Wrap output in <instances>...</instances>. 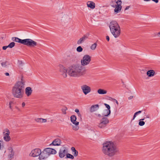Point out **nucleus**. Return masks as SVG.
Returning a JSON list of instances; mask_svg holds the SVG:
<instances>
[{
    "label": "nucleus",
    "instance_id": "nucleus-1",
    "mask_svg": "<svg viewBox=\"0 0 160 160\" xmlns=\"http://www.w3.org/2000/svg\"><path fill=\"white\" fill-rule=\"evenodd\" d=\"M59 71L64 78L67 77V73L71 77H76L83 75L85 72V70L83 67L78 64L70 66L68 70L62 65H59Z\"/></svg>",
    "mask_w": 160,
    "mask_h": 160
},
{
    "label": "nucleus",
    "instance_id": "nucleus-2",
    "mask_svg": "<svg viewBox=\"0 0 160 160\" xmlns=\"http://www.w3.org/2000/svg\"><path fill=\"white\" fill-rule=\"evenodd\" d=\"M24 82L22 79L17 82L12 88V94L14 97L19 98L23 96L24 93Z\"/></svg>",
    "mask_w": 160,
    "mask_h": 160
},
{
    "label": "nucleus",
    "instance_id": "nucleus-3",
    "mask_svg": "<svg viewBox=\"0 0 160 160\" xmlns=\"http://www.w3.org/2000/svg\"><path fill=\"white\" fill-rule=\"evenodd\" d=\"M109 27L110 31L115 38L118 37L120 35V26L116 21L111 22L109 24Z\"/></svg>",
    "mask_w": 160,
    "mask_h": 160
},
{
    "label": "nucleus",
    "instance_id": "nucleus-4",
    "mask_svg": "<svg viewBox=\"0 0 160 160\" xmlns=\"http://www.w3.org/2000/svg\"><path fill=\"white\" fill-rule=\"evenodd\" d=\"M117 146L112 141H106L103 144V150H116Z\"/></svg>",
    "mask_w": 160,
    "mask_h": 160
},
{
    "label": "nucleus",
    "instance_id": "nucleus-5",
    "mask_svg": "<svg viewBox=\"0 0 160 160\" xmlns=\"http://www.w3.org/2000/svg\"><path fill=\"white\" fill-rule=\"evenodd\" d=\"M120 0H112L110 3V5L113 8H115L114 9V12L118 13L120 10Z\"/></svg>",
    "mask_w": 160,
    "mask_h": 160
},
{
    "label": "nucleus",
    "instance_id": "nucleus-6",
    "mask_svg": "<svg viewBox=\"0 0 160 160\" xmlns=\"http://www.w3.org/2000/svg\"><path fill=\"white\" fill-rule=\"evenodd\" d=\"M39 155L42 159L47 158L51 154H55L57 153L56 151H39Z\"/></svg>",
    "mask_w": 160,
    "mask_h": 160
},
{
    "label": "nucleus",
    "instance_id": "nucleus-7",
    "mask_svg": "<svg viewBox=\"0 0 160 160\" xmlns=\"http://www.w3.org/2000/svg\"><path fill=\"white\" fill-rule=\"evenodd\" d=\"M91 57L88 55H84L82 59L81 60V66L83 67L82 66H86L88 65L91 61ZM84 69L85 70L84 68Z\"/></svg>",
    "mask_w": 160,
    "mask_h": 160
},
{
    "label": "nucleus",
    "instance_id": "nucleus-8",
    "mask_svg": "<svg viewBox=\"0 0 160 160\" xmlns=\"http://www.w3.org/2000/svg\"><path fill=\"white\" fill-rule=\"evenodd\" d=\"M23 44L30 47H34L37 45V42L31 39H23Z\"/></svg>",
    "mask_w": 160,
    "mask_h": 160
},
{
    "label": "nucleus",
    "instance_id": "nucleus-9",
    "mask_svg": "<svg viewBox=\"0 0 160 160\" xmlns=\"http://www.w3.org/2000/svg\"><path fill=\"white\" fill-rule=\"evenodd\" d=\"M109 122V120L107 118L103 117L100 120V123L99 124L98 126L100 128H102L105 127L107 124Z\"/></svg>",
    "mask_w": 160,
    "mask_h": 160
},
{
    "label": "nucleus",
    "instance_id": "nucleus-10",
    "mask_svg": "<svg viewBox=\"0 0 160 160\" xmlns=\"http://www.w3.org/2000/svg\"><path fill=\"white\" fill-rule=\"evenodd\" d=\"M81 88L84 94L86 95L91 91V88L86 84L83 85L81 86Z\"/></svg>",
    "mask_w": 160,
    "mask_h": 160
},
{
    "label": "nucleus",
    "instance_id": "nucleus-11",
    "mask_svg": "<svg viewBox=\"0 0 160 160\" xmlns=\"http://www.w3.org/2000/svg\"><path fill=\"white\" fill-rule=\"evenodd\" d=\"M8 154V160H12L14 158L15 154L14 151H5V153Z\"/></svg>",
    "mask_w": 160,
    "mask_h": 160
},
{
    "label": "nucleus",
    "instance_id": "nucleus-12",
    "mask_svg": "<svg viewBox=\"0 0 160 160\" xmlns=\"http://www.w3.org/2000/svg\"><path fill=\"white\" fill-rule=\"evenodd\" d=\"M104 104L107 109L104 110L102 115L103 116H108L111 113L110 107L107 104L104 103Z\"/></svg>",
    "mask_w": 160,
    "mask_h": 160
},
{
    "label": "nucleus",
    "instance_id": "nucleus-13",
    "mask_svg": "<svg viewBox=\"0 0 160 160\" xmlns=\"http://www.w3.org/2000/svg\"><path fill=\"white\" fill-rule=\"evenodd\" d=\"M116 151H103V152L106 155L112 157L115 155Z\"/></svg>",
    "mask_w": 160,
    "mask_h": 160
},
{
    "label": "nucleus",
    "instance_id": "nucleus-14",
    "mask_svg": "<svg viewBox=\"0 0 160 160\" xmlns=\"http://www.w3.org/2000/svg\"><path fill=\"white\" fill-rule=\"evenodd\" d=\"M88 35L85 34L83 36L80 38L77 41V43L80 45L81 44L83 43L88 38Z\"/></svg>",
    "mask_w": 160,
    "mask_h": 160
},
{
    "label": "nucleus",
    "instance_id": "nucleus-15",
    "mask_svg": "<svg viewBox=\"0 0 160 160\" xmlns=\"http://www.w3.org/2000/svg\"><path fill=\"white\" fill-rule=\"evenodd\" d=\"M61 140L59 138L55 139L49 145L50 146H59L60 145Z\"/></svg>",
    "mask_w": 160,
    "mask_h": 160
},
{
    "label": "nucleus",
    "instance_id": "nucleus-16",
    "mask_svg": "<svg viewBox=\"0 0 160 160\" xmlns=\"http://www.w3.org/2000/svg\"><path fill=\"white\" fill-rule=\"evenodd\" d=\"M71 122L74 125H78L79 122L76 121L77 118L75 115H72L70 117Z\"/></svg>",
    "mask_w": 160,
    "mask_h": 160
},
{
    "label": "nucleus",
    "instance_id": "nucleus-17",
    "mask_svg": "<svg viewBox=\"0 0 160 160\" xmlns=\"http://www.w3.org/2000/svg\"><path fill=\"white\" fill-rule=\"evenodd\" d=\"M40 151H32L29 154L30 156L36 157L39 155Z\"/></svg>",
    "mask_w": 160,
    "mask_h": 160
},
{
    "label": "nucleus",
    "instance_id": "nucleus-18",
    "mask_svg": "<svg viewBox=\"0 0 160 160\" xmlns=\"http://www.w3.org/2000/svg\"><path fill=\"white\" fill-rule=\"evenodd\" d=\"M32 91V88L30 87H27L25 89V93L28 97L31 94Z\"/></svg>",
    "mask_w": 160,
    "mask_h": 160
},
{
    "label": "nucleus",
    "instance_id": "nucleus-19",
    "mask_svg": "<svg viewBox=\"0 0 160 160\" xmlns=\"http://www.w3.org/2000/svg\"><path fill=\"white\" fill-rule=\"evenodd\" d=\"M87 6L91 9H93L95 8V4L94 2L92 1H88L87 2Z\"/></svg>",
    "mask_w": 160,
    "mask_h": 160
},
{
    "label": "nucleus",
    "instance_id": "nucleus-20",
    "mask_svg": "<svg viewBox=\"0 0 160 160\" xmlns=\"http://www.w3.org/2000/svg\"><path fill=\"white\" fill-rule=\"evenodd\" d=\"M67 151H60L59 154V156L61 158H62L64 157L66 155H67Z\"/></svg>",
    "mask_w": 160,
    "mask_h": 160
},
{
    "label": "nucleus",
    "instance_id": "nucleus-21",
    "mask_svg": "<svg viewBox=\"0 0 160 160\" xmlns=\"http://www.w3.org/2000/svg\"><path fill=\"white\" fill-rule=\"evenodd\" d=\"M12 39L13 41L18 42L22 44L23 43V39H21L17 37H12Z\"/></svg>",
    "mask_w": 160,
    "mask_h": 160
},
{
    "label": "nucleus",
    "instance_id": "nucleus-22",
    "mask_svg": "<svg viewBox=\"0 0 160 160\" xmlns=\"http://www.w3.org/2000/svg\"><path fill=\"white\" fill-rule=\"evenodd\" d=\"M99 106L98 104H96L92 105L90 108V112H93L97 110L99 108Z\"/></svg>",
    "mask_w": 160,
    "mask_h": 160
},
{
    "label": "nucleus",
    "instance_id": "nucleus-23",
    "mask_svg": "<svg viewBox=\"0 0 160 160\" xmlns=\"http://www.w3.org/2000/svg\"><path fill=\"white\" fill-rule=\"evenodd\" d=\"M155 72L153 70H150L148 71L147 74V75L149 77H151L154 75Z\"/></svg>",
    "mask_w": 160,
    "mask_h": 160
},
{
    "label": "nucleus",
    "instance_id": "nucleus-24",
    "mask_svg": "<svg viewBox=\"0 0 160 160\" xmlns=\"http://www.w3.org/2000/svg\"><path fill=\"white\" fill-rule=\"evenodd\" d=\"M3 139L6 141L8 142L10 140L11 138L8 134H4Z\"/></svg>",
    "mask_w": 160,
    "mask_h": 160
},
{
    "label": "nucleus",
    "instance_id": "nucleus-25",
    "mask_svg": "<svg viewBox=\"0 0 160 160\" xmlns=\"http://www.w3.org/2000/svg\"><path fill=\"white\" fill-rule=\"evenodd\" d=\"M98 92L100 94H106L107 91L104 89H99L98 90Z\"/></svg>",
    "mask_w": 160,
    "mask_h": 160
},
{
    "label": "nucleus",
    "instance_id": "nucleus-26",
    "mask_svg": "<svg viewBox=\"0 0 160 160\" xmlns=\"http://www.w3.org/2000/svg\"><path fill=\"white\" fill-rule=\"evenodd\" d=\"M2 66L3 67H6L8 65H9V63L7 61H5L4 62H2L1 63Z\"/></svg>",
    "mask_w": 160,
    "mask_h": 160
},
{
    "label": "nucleus",
    "instance_id": "nucleus-27",
    "mask_svg": "<svg viewBox=\"0 0 160 160\" xmlns=\"http://www.w3.org/2000/svg\"><path fill=\"white\" fill-rule=\"evenodd\" d=\"M75 111L77 113L78 117H79L81 119L82 115L80 113L79 110L78 109L76 108L75 109Z\"/></svg>",
    "mask_w": 160,
    "mask_h": 160
},
{
    "label": "nucleus",
    "instance_id": "nucleus-28",
    "mask_svg": "<svg viewBox=\"0 0 160 160\" xmlns=\"http://www.w3.org/2000/svg\"><path fill=\"white\" fill-rule=\"evenodd\" d=\"M66 158H70L73 159L74 158V157L73 155L67 153Z\"/></svg>",
    "mask_w": 160,
    "mask_h": 160
},
{
    "label": "nucleus",
    "instance_id": "nucleus-29",
    "mask_svg": "<svg viewBox=\"0 0 160 160\" xmlns=\"http://www.w3.org/2000/svg\"><path fill=\"white\" fill-rule=\"evenodd\" d=\"M97 45V44L96 43H94L93 44H92L91 47V49L92 50H95L96 47Z\"/></svg>",
    "mask_w": 160,
    "mask_h": 160
},
{
    "label": "nucleus",
    "instance_id": "nucleus-30",
    "mask_svg": "<svg viewBox=\"0 0 160 160\" xmlns=\"http://www.w3.org/2000/svg\"><path fill=\"white\" fill-rule=\"evenodd\" d=\"M16 149L13 145H9L8 146V150H13V149Z\"/></svg>",
    "mask_w": 160,
    "mask_h": 160
},
{
    "label": "nucleus",
    "instance_id": "nucleus-31",
    "mask_svg": "<svg viewBox=\"0 0 160 160\" xmlns=\"http://www.w3.org/2000/svg\"><path fill=\"white\" fill-rule=\"evenodd\" d=\"M15 43L14 42H12L8 45V48H12L13 47L15 46Z\"/></svg>",
    "mask_w": 160,
    "mask_h": 160
},
{
    "label": "nucleus",
    "instance_id": "nucleus-32",
    "mask_svg": "<svg viewBox=\"0 0 160 160\" xmlns=\"http://www.w3.org/2000/svg\"><path fill=\"white\" fill-rule=\"evenodd\" d=\"M83 50V48L81 46L78 47L77 48V51L78 52H81Z\"/></svg>",
    "mask_w": 160,
    "mask_h": 160
},
{
    "label": "nucleus",
    "instance_id": "nucleus-33",
    "mask_svg": "<svg viewBox=\"0 0 160 160\" xmlns=\"http://www.w3.org/2000/svg\"><path fill=\"white\" fill-rule=\"evenodd\" d=\"M145 122L143 121H141L139 120L138 124L140 126H143L145 124Z\"/></svg>",
    "mask_w": 160,
    "mask_h": 160
},
{
    "label": "nucleus",
    "instance_id": "nucleus-34",
    "mask_svg": "<svg viewBox=\"0 0 160 160\" xmlns=\"http://www.w3.org/2000/svg\"><path fill=\"white\" fill-rule=\"evenodd\" d=\"M3 147L4 145H3V142L0 140V149H3Z\"/></svg>",
    "mask_w": 160,
    "mask_h": 160
},
{
    "label": "nucleus",
    "instance_id": "nucleus-35",
    "mask_svg": "<svg viewBox=\"0 0 160 160\" xmlns=\"http://www.w3.org/2000/svg\"><path fill=\"white\" fill-rule=\"evenodd\" d=\"M72 129L74 130H77L78 129L79 127L78 126V125H75V126H72Z\"/></svg>",
    "mask_w": 160,
    "mask_h": 160
},
{
    "label": "nucleus",
    "instance_id": "nucleus-36",
    "mask_svg": "<svg viewBox=\"0 0 160 160\" xmlns=\"http://www.w3.org/2000/svg\"><path fill=\"white\" fill-rule=\"evenodd\" d=\"M72 154L75 156H77L78 155V151H72Z\"/></svg>",
    "mask_w": 160,
    "mask_h": 160
},
{
    "label": "nucleus",
    "instance_id": "nucleus-37",
    "mask_svg": "<svg viewBox=\"0 0 160 160\" xmlns=\"http://www.w3.org/2000/svg\"><path fill=\"white\" fill-rule=\"evenodd\" d=\"M35 120L38 122L41 123V118H35Z\"/></svg>",
    "mask_w": 160,
    "mask_h": 160
},
{
    "label": "nucleus",
    "instance_id": "nucleus-38",
    "mask_svg": "<svg viewBox=\"0 0 160 160\" xmlns=\"http://www.w3.org/2000/svg\"><path fill=\"white\" fill-rule=\"evenodd\" d=\"M111 99H112V102H115L118 105L119 103L117 100L116 99H115L112 98H111Z\"/></svg>",
    "mask_w": 160,
    "mask_h": 160
},
{
    "label": "nucleus",
    "instance_id": "nucleus-39",
    "mask_svg": "<svg viewBox=\"0 0 160 160\" xmlns=\"http://www.w3.org/2000/svg\"><path fill=\"white\" fill-rule=\"evenodd\" d=\"M4 131L5 132H7L5 134H8V135H9L10 132L9 130L8 129H5L4 130Z\"/></svg>",
    "mask_w": 160,
    "mask_h": 160
},
{
    "label": "nucleus",
    "instance_id": "nucleus-40",
    "mask_svg": "<svg viewBox=\"0 0 160 160\" xmlns=\"http://www.w3.org/2000/svg\"><path fill=\"white\" fill-rule=\"evenodd\" d=\"M47 149H50V150H55V149L53 148H45L43 149V150H47Z\"/></svg>",
    "mask_w": 160,
    "mask_h": 160
},
{
    "label": "nucleus",
    "instance_id": "nucleus-41",
    "mask_svg": "<svg viewBox=\"0 0 160 160\" xmlns=\"http://www.w3.org/2000/svg\"><path fill=\"white\" fill-rule=\"evenodd\" d=\"M47 122L46 119L41 118V123L45 122Z\"/></svg>",
    "mask_w": 160,
    "mask_h": 160
},
{
    "label": "nucleus",
    "instance_id": "nucleus-42",
    "mask_svg": "<svg viewBox=\"0 0 160 160\" xmlns=\"http://www.w3.org/2000/svg\"><path fill=\"white\" fill-rule=\"evenodd\" d=\"M62 150H68L69 149L67 147L64 146L62 147Z\"/></svg>",
    "mask_w": 160,
    "mask_h": 160
},
{
    "label": "nucleus",
    "instance_id": "nucleus-43",
    "mask_svg": "<svg viewBox=\"0 0 160 160\" xmlns=\"http://www.w3.org/2000/svg\"><path fill=\"white\" fill-rule=\"evenodd\" d=\"M142 112V111H139L136 112L135 113L137 115L141 113Z\"/></svg>",
    "mask_w": 160,
    "mask_h": 160
},
{
    "label": "nucleus",
    "instance_id": "nucleus-44",
    "mask_svg": "<svg viewBox=\"0 0 160 160\" xmlns=\"http://www.w3.org/2000/svg\"><path fill=\"white\" fill-rule=\"evenodd\" d=\"M8 48V46H4L2 47V49L4 50H5Z\"/></svg>",
    "mask_w": 160,
    "mask_h": 160
},
{
    "label": "nucleus",
    "instance_id": "nucleus-45",
    "mask_svg": "<svg viewBox=\"0 0 160 160\" xmlns=\"http://www.w3.org/2000/svg\"><path fill=\"white\" fill-rule=\"evenodd\" d=\"M106 39L108 41H109L110 38L108 36H106Z\"/></svg>",
    "mask_w": 160,
    "mask_h": 160
},
{
    "label": "nucleus",
    "instance_id": "nucleus-46",
    "mask_svg": "<svg viewBox=\"0 0 160 160\" xmlns=\"http://www.w3.org/2000/svg\"><path fill=\"white\" fill-rule=\"evenodd\" d=\"M137 115L135 114V113L134 114V115L133 116V118L132 119V121L135 118H136Z\"/></svg>",
    "mask_w": 160,
    "mask_h": 160
},
{
    "label": "nucleus",
    "instance_id": "nucleus-47",
    "mask_svg": "<svg viewBox=\"0 0 160 160\" xmlns=\"http://www.w3.org/2000/svg\"><path fill=\"white\" fill-rule=\"evenodd\" d=\"M153 1L155 2L156 3H158L159 1L158 0H152Z\"/></svg>",
    "mask_w": 160,
    "mask_h": 160
},
{
    "label": "nucleus",
    "instance_id": "nucleus-48",
    "mask_svg": "<svg viewBox=\"0 0 160 160\" xmlns=\"http://www.w3.org/2000/svg\"><path fill=\"white\" fill-rule=\"evenodd\" d=\"M102 116L101 115H100V114H98V116L99 117V118H102V117H103L102 115Z\"/></svg>",
    "mask_w": 160,
    "mask_h": 160
},
{
    "label": "nucleus",
    "instance_id": "nucleus-49",
    "mask_svg": "<svg viewBox=\"0 0 160 160\" xmlns=\"http://www.w3.org/2000/svg\"><path fill=\"white\" fill-rule=\"evenodd\" d=\"M133 97L132 96H130L129 97H128V99H131L133 98Z\"/></svg>",
    "mask_w": 160,
    "mask_h": 160
},
{
    "label": "nucleus",
    "instance_id": "nucleus-50",
    "mask_svg": "<svg viewBox=\"0 0 160 160\" xmlns=\"http://www.w3.org/2000/svg\"><path fill=\"white\" fill-rule=\"evenodd\" d=\"M130 8V6H127L126 8H125V10H127L128 9Z\"/></svg>",
    "mask_w": 160,
    "mask_h": 160
},
{
    "label": "nucleus",
    "instance_id": "nucleus-51",
    "mask_svg": "<svg viewBox=\"0 0 160 160\" xmlns=\"http://www.w3.org/2000/svg\"><path fill=\"white\" fill-rule=\"evenodd\" d=\"M62 112H63V114H66V111H64V109H62Z\"/></svg>",
    "mask_w": 160,
    "mask_h": 160
},
{
    "label": "nucleus",
    "instance_id": "nucleus-52",
    "mask_svg": "<svg viewBox=\"0 0 160 160\" xmlns=\"http://www.w3.org/2000/svg\"><path fill=\"white\" fill-rule=\"evenodd\" d=\"M25 102H22V107H24V106H25Z\"/></svg>",
    "mask_w": 160,
    "mask_h": 160
},
{
    "label": "nucleus",
    "instance_id": "nucleus-53",
    "mask_svg": "<svg viewBox=\"0 0 160 160\" xmlns=\"http://www.w3.org/2000/svg\"><path fill=\"white\" fill-rule=\"evenodd\" d=\"M65 18H66L68 19V21L69 20V19H70V18H69V17L68 16H66L65 17Z\"/></svg>",
    "mask_w": 160,
    "mask_h": 160
},
{
    "label": "nucleus",
    "instance_id": "nucleus-54",
    "mask_svg": "<svg viewBox=\"0 0 160 160\" xmlns=\"http://www.w3.org/2000/svg\"><path fill=\"white\" fill-rule=\"evenodd\" d=\"M71 149V150H76L75 148L74 147H72Z\"/></svg>",
    "mask_w": 160,
    "mask_h": 160
},
{
    "label": "nucleus",
    "instance_id": "nucleus-55",
    "mask_svg": "<svg viewBox=\"0 0 160 160\" xmlns=\"http://www.w3.org/2000/svg\"><path fill=\"white\" fill-rule=\"evenodd\" d=\"M5 74L6 76H9V74L8 72H6L5 73Z\"/></svg>",
    "mask_w": 160,
    "mask_h": 160
},
{
    "label": "nucleus",
    "instance_id": "nucleus-56",
    "mask_svg": "<svg viewBox=\"0 0 160 160\" xmlns=\"http://www.w3.org/2000/svg\"><path fill=\"white\" fill-rule=\"evenodd\" d=\"M12 103V102H9V105H10V108H11V104Z\"/></svg>",
    "mask_w": 160,
    "mask_h": 160
},
{
    "label": "nucleus",
    "instance_id": "nucleus-57",
    "mask_svg": "<svg viewBox=\"0 0 160 160\" xmlns=\"http://www.w3.org/2000/svg\"><path fill=\"white\" fill-rule=\"evenodd\" d=\"M122 83L123 84L122 86L123 87H125V85L124 84V83H123V82H122Z\"/></svg>",
    "mask_w": 160,
    "mask_h": 160
},
{
    "label": "nucleus",
    "instance_id": "nucleus-58",
    "mask_svg": "<svg viewBox=\"0 0 160 160\" xmlns=\"http://www.w3.org/2000/svg\"><path fill=\"white\" fill-rule=\"evenodd\" d=\"M63 109H64V110L66 111L67 109V107H65V108Z\"/></svg>",
    "mask_w": 160,
    "mask_h": 160
},
{
    "label": "nucleus",
    "instance_id": "nucleus-59",
    "mask_svg": "<svg viewBox=\"0 0 160 160\" xmlns=\"http://www.w3.org/2000/svg\"><path fill=\"white\" fill-rule=\"evenodd\" d=\"M33 150H41V149H37V148H35V149H34Z\"/></svg>",
    "mask_w": 160,
    "mask_h": 160
},
{
    "label": "nucleus",
    "instance_id": "nucleus-60",
    "mask_svg": "<svg viewBox=\"0 0 160 160\" xmlns=\"http://www.w3.org/2000/svg\"><path fill=\"white\" fill-rule=\"evenodd\" d=\"M158 37H160V32H158Z\"/></svg>",
    "mask_w": 160,
    "mask_h": 160
},
{
    "label": "nucleus",
    "instance_id": "nucleus-61",
    "mask_svg": "<svg viewBox=\"0 0 160 160\" xmlns=\"http://www.w3.org/2000/svg\"><path fill=\"white\" fill-rule=\"evenodd\" d=\"M144 119H145V118H144L140 119V121H143L144 120Z\"/></svg>",
    "mask_w": 160,
    "mask_h": 160
},
{
    "label": "nucleus",
    "instance_id": "nucleus-62",
    "mask_svg": "<svg viewBox=\"0 0 160 160\" xmlns=\"http://www.w3.org/2000/svg\"><path fill=\"white\" fill-rule=\"evenodd\" d=\"M23 64V62L22 61H21V63L20 64V65H21V64Z\"/></svg>",
    "mask_w": 160,
    "mask_h": 160
},
{
    "label": "nucleus",
    "instance_id": "nucleus-63",
    "mask_svg": "<svg viewBox=\"0 0 160 160\" xmlns=\"http://www.w3.org/2000/svg\"><path fill=\"white\" fill-rule=\"evenodd\" d=\"M147 118H149V116H148V115H147Z\"/></svg>",
    "mask_w": 160,
    "mask_h": 160
},
{
    "label": "nucleus",
    "instance_id": "nucleus-64",
    "mask_svg": "<svg viewBox=\"0 0 160 160\" xmlns=\"http://www.w3.org/2000/svg\"><path fill=\"white\" fill-rule=\"evenodd\" d=\"M122 8V6L121 5V8H120L121 10Z\"/></svg>",
    "mask_w": 160,
    "mask_h": 160
}]
</instances>
